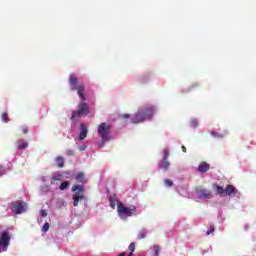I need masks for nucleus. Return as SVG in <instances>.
<instances>
[{
	"mask_svg": "<svg viewBox=\"0 0 256 256\" xmlns=\"http://www.w3.org/2000/svg\"><path fill=\"white\" fill-rule=\"evenodd\" d=\"M117 203V211L120 219L126 220L127 217H132V215H135V212L137 211V207L132 206V207H125L119 200H116Z\"/></svg>",
	"mask_w": 256,
	"mask_h": 256,
	"instance_id": "obj_1",
	"label": "nucleus"
},
{
	"mask_svg": "<svg viewBox=\"0 0 256 256\" xmlns=\"http://www.w3.org/2000/svg\"><path fill=\"white\" fill-rule=\"evenodd\" d=\"M155 113V108H146L143 111L138 112L131 120L132 123H143V121H149Z\"/></svg>",
	"mask_w": 256,
	"mask_h": 256,
	"instance_id": "obj_2",
	"label": "nucleus"
},
{
	"mask_svg": "<svg viewBox=\"0 0 256 256\" xmlns=\"http://www.w3.org/2000/svg\"><path fill=\"white\" fill-rule=\"evenodd\" d=\"M98 135L102 141H109L111 139V125L103 122L98 126Z\"/></svg>",
	"mask_w": 256,
	"mask_h": 256,
	"instance_id": "obj_3",
	"label": "nucleus"
},
{
	"mask_svg": "<svg viewBox=\"0 0 256 256\" xmlns=\"http://www.w3.org/2000/svg\"><path fill=\"white\" fill-rule=\"evenodd\" d=\"M72 191H78L75 194H73L72 199L74 207H79V201H83V199H85V195L83 194V186L75 185L72 187Z\"/></svg>",
	"mask_w": 256,
	"mask_h": 256,
	"instance_id": "obj_4",
	"label": "nucleus"
},
{
	"mask_svg": "<svg viewBox=\"0 0 256 256\" xmlns=\"http://www.w3.org/2000/svg\"><path fill=\"white\" fill-rule=\"evenodd\" d=\"M83 115H89V105L85 102L78 105V111L72 112L71 120L75 121V119H79V117H83Z\"/></svg>",
	"mask_w": 256,
	"mask_h": 256,
	"instance_id": "obj_5",
	"label": "nucleus"
},
{
	"mask_svg": "<svg viewBox=\"0 0 256 256\" xmlns=\"http://www.w3.org/2000/svg\"><path fill=\"white\" fill-rule=\"evenodd\" d=\"M70 87L72 91H75V89H77L80 99H82V101H85V95L83 94L85 91V87L77 86V77H75V75L73 74L70 75Z\"/></svg>",
	"mask_w": 256,
	"mask_h": 256,
	"instance_id": "obj_6",
	"label": "nucleus"
},
{
	"mask_svg": "<svg viewBox=\"0 0 256 256\" xmlns=\"http://www.w3.org/2000/svg\"><path fill=\"white\" fill-rule=\"evenodd\" d=\"M216 189L218 195H221L222 197H231V195H236L238 193L233 185H227L225 189L222 186H217Z\"/></svg>",
	"mask_w": 256,
	"mask_h": 256,
	"instance_id": "obj_7",
	"label": "nucleus"
},
{
	"mask_svg": "<svg viewBox=\"0 0 256 256\" xmlns=\"http://www.w3.org/2000/svg\"><path fill=\"white\" fill-rule=\"evenodd\" d=\"M10 243L11 236H9V233L3 232L0 237V253L7 251Z\"/></svg>",
	"mask_w": 256,
	"mask_h": 256,
	"instance_id": "obj_8",
	"label": "nucleus"
},
{
	"mask_svg": "<svg viewBox=\"0 0 256 256\" xmlns=\"http://www.w3.org/2000/svg\"><path fill=\"white\" fill-rule=\"evenodd\" d=\"M11 209L13 213H16V215H21V213H25L27 211V203L13 202Z\"/></svg>",
	"mask_w": 256,
	"mask_h": 256,
	"instance_id": "obj_9",
	"label": "nucleus"
},
{
	"mask_svg": "<svg viewBox=\"0 0 256 256\" xmlns=\"http://www.w3.org/2000/svg\"><path fill=\"white\" fill-rule=\"evenodd\" d=\"M196 197L197 199H212L213 194H211V191L207 190V189H197L196 190Z\"/></svg>",
	"mask_w": 256,
	"mask_h": 256,
	"instance_id": "obj_10",
	"label": "nucleus"
},
{
	"mask_svg": "<svg viewBox=\"0 0 256 256\" xmlns=\"http://www.w3.org/2000/svg\"><path fill=\"white\" fill-rule=\"evenodd\" d=\"M87 126L85 124L80 125V134H79V141H83L84 139L87 138Z\"/></svg>",
	"mask_w": 256,
	"mask_h": 256,
	"instance_id": "obj_11",
	"label": "nucleus"
},
{
	"mask_svg": "<svg viewBox=\"0 0 256 256\" xmlns=\"http://www.w3.org/2000/svg\"><path fill=\"white\" fill-rule=\"evenodd\" d=\"M56 181H63V174L59 173V172H55L54 174H52V178H51V185H55Z\"/></svg>",
	"mask_w": 256,
	"mask_h": 256,
	"instance_id": "obj_12",
	"label": "nucleus"
},
{
	"mask_svg": "<svg viewBox=\"0 0 256 256\" xmlns=\"http://www.w3.org/2000/svg\"><path fill=\"white\" fill-rule=\"evenodd\" d=\"M169 165V161L163 158L162 161L158 164V167L163 169V171H167L169 169Z\"/></svg>",
	"mask_w": 256,
	"mask_h": 256,
	"instance_id": "obj_13",
	"label": "nucleus"
},
{
	"mask_svg": "<svg viewBox=\"0 0 256 256\" xmlns=\"http://www.w3.org/2000/svg\"><path fill=\"white\" fill-rule=\"evenodd\" d=\"M198 171L199 173H206V171H209V164L203 162L202 164L199 165Z\"/></svg>",
	"mask_w": 256,
	"mask_h": 256,
	"instance_id": "obj_14",
	"label": "nucleus"
},
{
	"mask_svg": "<svg viewBox=\"0 0 256 256\" xmlns=\"http://www.w3.org/2000/svg\"><path fill=\"white\" fill-rule=\"evenodd\" d=\"M29 144L25 140H18V149H27Z\"/></svg>",
	"mask_w": 256,
	"mask_h": 256,
	"instance_id": "obj_15",
	"label": "nucleus"
},
{
	"mask_svg": "<svg viewBox=\"0 0 256 256\" xmlns=\"http://www.w3.org/2000/svg\"><path fill=\"white\" fill-rule=\"evenodd\" d=\"M76 181H78V183H83L85 181V174H83L82 172H79L76 176H75Z\"/></svg>",
	"mask_w": 256,
	"mask_h": 256,
	"instance_id": "obj_16",
	"label": "nucleus"
},
{
	"mask_svg": "<svg viewBox=\"0 0 256 256\" xmlns=\"http://www.w3.org/2000/svg\"><path fill=\"white\" fill-rule=\"evenodd\" d=\"M56 163L58 165V167H63L65 165V159H63V157L58 156L56 158Z\"/></svg>",
	"mask_w": 256,
	"mask_h": 256,
	"instance_id": "obj_17",
	"label": "nucleus"
},
{
	"mask_svg": "<svg viewBox=\"0 0 256 256\" xmlns=\"http://www.w3.org/2000/svg\"><path fill=\"white\" fill-rule=\"evenodd\" d=\"M67 187H69V181H64L60 184L59 189H60V191H65V189H67Z\"/></svg>",
	"mask_w": 256,
	"mask_h": 256,
	"instance_id": "obj_18",
	"label": "nucleus"
},
{
	"mask_svg": "<svg viewBox=\"0 0 256 256\" xmlns=\"http://www.w3.org/2000/svg\"><path fill=\"white\" fill-rule=\"evenodd\" d=\"M147 235V230L146 229H142L139 233H138V239H145V236Z\"/></svg>",
	"mask_w": 256,
	"mask_h": 256,
	"instance_id": "obj_19",
	"label": "nucleus"
},
{
	"mask_svg": "<svg viewBox=\"0 0 256 256\" xmlns=\"http://www.w3.org/2000/svg\"><path fill=\"white\" fill-rule=\"evenodd\" d=\"M129 251H131V253L128 254V256H133V252L135 251V242H132L129 247H128Z\"/></svg>",
	"mask_w": 256,
	"mask_h": 256,
	"instance_id": "obj_20",
	"label": "nucleus"
},
{
	"mask_svg": "<svg viewBox=\"0 0 256 256\" xmlns=\"http://www.w3.org/2000/svg\"><path fill=\"white\" fill-rule=\"evenodd\" d=\"M2 121H4V123L9 122V115H7V113L2 114Z\"/></svg>",
	"mask_w": 256,
	"mask_h": 256,
	"instance_id": "obj_21",
	"label": "nucleus"
},
{
	"mask_svg": "<svg viewBox=\"0 0 256 256\" xmlns=\"http://www.w3.org/2000/svg\"><path fill=\"white\" fill-rule=\"evenodd\" d=\"M164 184L166 185V187H173V181L169 179H165Z\"/></svg>",
	"mask_w": 256,
	"mask_h": 256,
	"instance_id": "obj_22",
	"label": "nucleus"
},
{
	"mask_svg": "<svg viewBox=\"0 0 256 256\" xmlns=\"http://www.w3.org/2000/svg\"><path fill=\"white\" fill-rule=\"evenodd\" d=\"M42 231L43 233H47V231H49V223H45L42 227Z\"/></svg>",
	"mask_w": 256,
	"mask_h": 256,
	"instance_id": "obj_23",
	"label": "nucleus"
},
{
	"mask_svg": "<svg viewBox=\"0 0 256 256\" xmlns=\"http://www.w3.org/2000/svg\"><path fill=\"white\" fill-rule=\"evenodd\" d=\"M153 249H154V256H159V251H160V248L158 245H155L153 246Z\"/></svg>",
	"mask_w": 256,
	"mask_h": 256,
	"instance_id": "obj_24",
	"label": "nucleus"
},
{
	"mask_svg": "<svg viewBox=\"0 0 256 256\" xmlns=\"http://www.w3.org/2000/svg\"><path fill=\"white\" fill-rule=\"evenodd\" d=\"M190 125H191V127H197V119H192L190 121Z\"/></svg>",
	"mask_w": 256,
	"mask_h": 256,
	"instance_id": "obj_25",
	"label": "nucleus"
},
{
	"mask_svg": "<svg viewBox=\"0 0 256 256\" xmlns=\"http://www.w3.org/2000/svg\"><path fill=\"white\" fill-rule=\"evenodd\" d=\"M164 156L163 159H167L169 157V149H164Z\"/></svg>",
	"mask_w": 256,
	"mask_h": 256,
	"instance_id": "obj_26",
	"label": "nucleus"
},
{
	"mask_svg": "<svg viewBox=\"0 0 256 256\" xmlns=\"http://www.w3.org/2000/svg\"><path fill=\"white\" fill-rule=\"evenodd\" d=\"M115 200H113V198H110V207H112V209H115Z\"/></svg>",
	"mask_w": 256,
	"mask_h": 256,
	"instance_id": "obj_27",
	"label": "nucleus"
},
{
	"mask_svg": "<svg viewBox=\"0 0 256 256\" xmlns=\"http://www.w3.org/2000/svg\"><path fill=\"white\" fill-rule=\"evenodd\" d=\"M211 135H212L213 137H223V135L218 134V133L215 132V131H212V132H211Z\"/></svg>",
	"mask_w": 256,
	"mask_h": 256,
	"instance_id": "obj_28",
	"label": "nucleus"
},
{
	"mask_svg": "<svg viewBox=\"0 0 256 256\" xmlns=\"http://www.w3.org/2000/svg\"><path fill=\"white\" fill-rule=\"evenodd\" d=\"M40 216L41 217H47V210H41L40 211Z\"/></svg>",
	"mask_w": 256,
	"mask_h": 256,
	"instance_id": "obj_29",
	"label": "nucleus"
},
{
	"mask_svg": "<svg viewBox=\"0 0 256 256\" xmlns=\"http://www.w3.org/2000/svg\"><path fill=\"white\" fill-rule=\"evenodd\" d=\"M6 171L7 170L5 168L0 167V177H1V175H5Z\"/></svg>",
	"mask_w": 256,
	"mask_h": 256,
	"instance_id": "obj_30",
	"label": "nucleus"
},
{
	"mask_svg": "<svg viewBox=\"0 0 256 256\" xmlns=\"http://www.w3.org/2000/svg\"><path fill=\"white\" fill-rule=\"evenodd\" d=\"M86 149H87V145H83V146L79 147L80 151H85Z\"/></svg>",
	"mask_w": 256,
	"mask_h": 256,
	"instance_id": "obj_31",
	"label": "nucleus"
},
{
	"mask_svg": "<svg viewBox=\"0 0 256 256\" xmlns=\"http://www.w3.org/2000/svg\"><path fill=\"white\" fill-rule=\"evenodd\" d=\"M73 154H74L73 150H67L66 151V155H73Z\"/></svg>",
	"mask_w": 256,
	"mask_h": 256,
	"instance_id": "obj_32",
	"label": "nucleus"
},
{
	"mask_svg": "<svg viewBox=\"0 0 256 256\" xmlns=\"http://www.w3.org/2000/svg\"><path fill=\"white\" fill-rule=\"evenodd\" d=\"M213 231H215V229H214V228H212V229L208 230V231L206 232V235H209L210 233H213Z\"/></svg>",
	"mask_w": 256,
	"mask_h": 256,
	"instance_id": "obj_33",
	"label": "nucleus"
},
{
	"mask_svg": "<svg viewBox=\"0 0 256 256\" xmlns=\"http://www.w3.org/2000/svg\"><path fill=\"white\" fill-rule=\"evenodd\" d=\"M22 132H23V133H27V126H23V127H22Z\"/></svg>",
	"mask_w": 256,
	"mask_h": 256,
	"instance_id": "obj_34",
	"label": "nucleus"
},
{
	"mask_svg": "<svg viewBox=\"0 0 256 256\" xmlns=\"http://www.w3.org/2000/svg\"><path fill=\"white\" fill-rule=\"evenodd\" d=\"M182 151H183L184 153H187V148H186L185 146H182Z\"/></svg>",
	"mask_w": 256,
	"mask_h": 256,
	"instance_id": "obj_35",
	"label": "nucleus"
},
{
	"mask_svg": "<svg viewBox=\"0 0 256 256\" xmlns=\"http://www.w3.org/2000/svg\"><path fill=\"white\" fill-rule=\"evenodd\" d=\"M123 118H124V119H129V114H124V115H123Z\"/></svg>",
	"mask_w": 256,
	"mask_h": 256,
	"instance_id": "obj_36",
	"label": "nucleus"
},
{
	"mask_svg": "<svg viewBox=\"0 0 256 256\" xmlns=\"http://www.w3.org/2000/svg\"><path fill=\"white\" fill-rule=\"evenodd\" d=\"M46 191H49V187H46Z\"/></svg>",
	"mask_w": 256,
	"mask_h": 256,
	"instance_id": "obj_37",
	"label": "nucleus"
},
{
	"mask_svg": "<svg viewBox=\"0 0 256 256\" xmlns=\"http://www.w3.org/2000/svg\"><path fill=\"white\" fill-rule=\"evenodd\" d=\"M247 227H248V226L246 225V226H245L246 231H247Z\"/></svg>",
	"mask_w": 256,
	"mask_h": 256,
	"instance_id": "obj_38",
	"label": "nucleus"
}]
</instances>
